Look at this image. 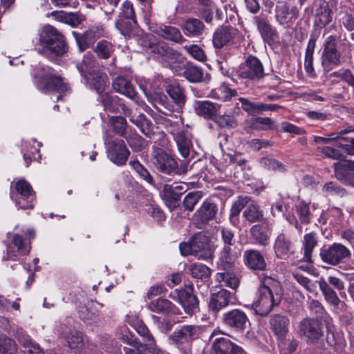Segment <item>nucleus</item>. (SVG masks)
<instances>
[{
	"label": "nucleus",
	"mask_w": 354,
	"mask_h": 354,
	"mask_svg": "<svg viewBox=\"0 0 354 354\" xmlns=\"http://www.w3.org/2000/svg\"><path fill=\"white\" fill-rule=\"evenodd\" d=\"M244 207L245 208L243 212V216L248 222L256 223L263 219V212L258 204L248 196H241L237 198L231 207L230 219L232 223H235L234 219H236Z\"/></svg>",
	"instance_id": "f257e3e1"
},
{
	"label": "nucleus",
	"mask_w": 354,
	"mask_h": 354,
	"mask_svg": "<svg viewBox=\"0 0 354 354\" xmlns=\"http://www.w3.org/2000/svg\"><path fill=\"white\" fill-rule=\"evenodd\" d=\"M197 325H183L176 328L168 337L169 343L183 354H190L193 341L200 335Z\"/></svg>",
	"instance_id": "f03ea898"
},
{
	"label": "nucleus",
	"mask_w": 354,
	"mask_h": 354,
	"mask_svg": "<svg viewBox=\"0 0 354 354\" xmlns=\"http://www.w3.org/2000/svg\"><path fill=\"white\" fill-rule=\"evenodd\" d=\"M39 44L51 53L62 56L67 50L64 35L52 26H44L39 32Z\"/></svg>",
	"instance_id": "7ed1b4c3"
},
{
	"label": "nucleus",
	"mask_w": 354,
	"mask_h": 354,
	"mask_svg": "<svg viewBox=\"0 0 354 354\" xmlns=\"http://www.w3.org/2000/svg\"><path fill=\"white\" fill-rule=\"evenodd\" d=\"M339 41V37L337 35H330L324 40L320 59L326 73L339 67L342 63V54L337 48Z\"/></svg>",
	"instance_id": "20e7f679"
},
{
	"label": "nucleus",
	"mask_w": 354,
	"mask_h": 354,
	"mask_svg": "<svg viewBox=\"0 0 354 354\" xmlns=\"http://www.w3.org/2000/svg\"><path fill=\"white\" fill-rule=\"evenodd\" d=\"M152 162L158 171L165 174H182L187 171V165H181L180 167L178 168L177 162L172 156L160 147H153Z\"/></svg>",
	"instance_id": "39448f33"
},
{
	"label": "nucleus",
	"mask_w": 354,
	"mask_h": 354,
	"mask_svg": "<svg viewBox=\"0 0 354 354\" xmlns=\"http://www.w3.org/2000/svg\"><path fill=\"white\" fill-rule=\"evenodd\" d=\"M300 337L308 344H317L324 337V326L322 322L315 318H304L298 326Z\"/></svg>",
	"instance_id": "423d86ee"
},
{
	"label": "nucleus",
	"mask_w": 354,
	"mask_h": 354,
	"mask_svg": "<svg viewBox=\"0 0 354 354\" xmlns=\"http://www.w3.org/2000/svg\"><path fill=\"white\" fill-rule=\"evenodd\" d=\"M321 152L328 158L339 160L337 162H334L333 166L335 176L339 181L344 182L346 180L344 169L354 171V161L346 159V156L338 149L330 147H324L322 149Z\"/></svg>",
	"instance_id": "0eeeda50"
},
{
	"label": "nucleus",
	"mask_w": 354,
	"mask_h": 354,
	"mask_svg": "<svg viewBox=\"0 0 354 354\" xmlns=\"http://www.w3.org/2000/svg\"><path fill=\"white\" fill-rule=\"evenodd\" d=\"M15 190L19 196L15 197L13 191H11L10 198L16 205L24 209H32L35 205V192L30 183L21 179L16 182Z\"/></svg>",
	"instance_id": "6e6552de"
},
{
	"label": "nucleus",
	"mask_w": 354,
	"mask_h": 354,
	"mask_svg": "<svg viewBox=\"0 0 354 354\" xmlns=\"http://www.w3.org/2000/svg\"><path fill=\"white\" fill-rule=\"evenodd\" d=\"M192 285H187L181 289H176L169 294V297L178 301L188 315H192L198 308V300L193 293Z\"/></svg>",
	"instance_id": "1a4fd4ad"
},
{
	"label": "nucleus",
	"mask_w": 354,
	"mask_h": 354,
	"mask_svg": "<svg viewBox=\"0 0 354 354\" xmlns=\"http://www.w3.org/2000/svg\"><path fill=\"white\" fill-rule=\"evenodd\" d=\"M35 78L37 80L36 84L38 89L44 93L54 91L64 93L68 88L67 84L60 77L55 76L50 73H46L40 76L36 75Z\"/></svg>",
	"instance_id": "9d476101"
},
{
	"label": "nucleus",
	"mask_w": 354,
	"mask_h": 354,
	"mask_svg": "<svg viewBox=\"0 0 354 354\" xmlns=\"http://www.w3.org/2000/svg\"><path fill=\"white\" fill-rule=\"evenodd\" d=\"M280 302L281 297L272 295L267 289H263V291L258 290V298L252 307L257 315L263 317L268 315L273 307L278 306Z\"/></svg>",
	"instance_id": "9b49d317"
},
{
	"label": "nucleus",
	"mask_w": 354,
	"mask_h": 354,
	"mask_svg": "<svg viewBox=\"0 0 354 354\" xmlns=\"http://www.w3.org/2000/svg\"><path fill=\"white\" fill-rule=\"evenodd\" d=\"M218 212L216 204L206 200L192 216V223L198 229L205 227L215 218Z\"/></svg>",
	"instance_id": "f8f14e48"
},
{
	"label": "nucleus",
	"mask_w": 354,
	"mask_h": 354,
	"mask_svg": "<svg viewBox=\"0 0 354 354\" xmlns=\"http://www.w3.org/2000/svg\"><path fill=\"white\" fill-rule=\"evenodd\" d=\"M351 256L350 250L341 243H335L320 252L322 260L330 265L335 266L343 259Z\"/></svg>",
	"instance_id": "ddd939ff"
},
{
	"label": "nucleus",
	"mask_w": 354,
	"mask_h": 354,
	"mask_svg": "<svg viewBox=\"0 0 354 354\" xmlns=\"http://www.w3.org/2000/svg\"><path fill=\"white\" fill-rule=\"evenodd\" d=\"M239 76L242 78L258 81L264 76V69L261 61L254 56H249L245 64L239 70Z\"/></svg>",
	"instance_id": "4468645a"
},
{
	"label": "nucleus",
	"mask_w": 354,
	"mask_h": 354,
	"mask_svg": "<svg viewBox=\"0 0 354 354\" xmlns=\"http://www.w3.org/2000/svg\"><path fill=\"white\" fill-rule=\"evenodd\" d=\"M194 255L199 259H207L212 257V250L209 236L203 232H198L190 239Z\"/></svg>",
	"instance_id": "2eb2a0df"
},
{
	"label": "nucleus",
	"mask_w": 354,
	"mask_h": 354,
	"mask_svg": "<svg viewBox=\"0 0 354 354\" xmlns=\"http://www.w3.org/2000/svg\"><path fill=\"white\" fill-rule=\"evenodd\" d=\"M130 151L127 149L124 140H116L109 144L108 156L111 162L118 166L125 165Z\"/></svg>",
	"instance_id": "dca6fc26"
},
{
	"label": "nucleus",
	"mask_w": 354,
	"mask_h": 354,
	"mask_svg": "<svg viewBox=\"0 0 354 354\" xmlns=\"http://www.w3.org/2000/svg\"><path fill=\"white\" fill-rule=\"evenodd\" d=\"M318 284L324 299L335 310L344 312L347 310V305L344 301L340 300L335 291L329 286L326 280L320 279Z\"/></svg>",
	"instance_id": "f3484780"
},
{
	"label": "nucleus",
	"mask_w": 354,
	"mask_h": 354,
	"mask_svg": "<svg viewBox=\"0 0 354 354\" xmlns=\"http://www.w3.org/2000/svg\"><path fill=\"white\" fill-rule=\"evenodd\" d=\"M223 323L227 326L234 328L237 331H243L250 324L246 314L239 309H234L223 315Z\"/></svg>",
	"instance_id": "a211bd4d"
},
{
	"label": "nucleus",
	"mask_w": 354,
	"mask_h": 354,
	"mask_svg": "<svg viewBox=\"0 0 354 354\" xmlns=\"http://www.w3.org/2000/svg\"><path fill=\"white\" fill-rule=\"evenodd\" d=\"M68 348L75 353H80L86 346L88 339L82 333L76 329H70L62 333Z\"/></svg>",
	"instance_id": "6ab92c4d"
},
{
	"label": "nucleus",
	"mask_w": 354,
	"mask_h": 354,
	"mask_svg": "<svg viewBox=\"0 0 354 354\" xmlns=\"http://www.w3.org/2000/svg\"><path fill=\"white\" fill-rule=\"evenodd\" d=\"M275 17L280 24L290 26L298 18L299 10L296 6L283 3L277 6Z\"/></svg>",
	"instance_id": "aec40b11"
},
{
	"label": "nucleus",
	"mask_w": 354,
	"mask_h": 354,
	"mask_svg": "<svg viewBox=\"0 0 354 354\" xmlns=\"http://www.w3.org/2000/svg\"><path fill=\"white\" fill-rule=\"evenodd\" d=\"M289 326L290 319L288 317L281 314H274L270 316L269 328L277 339L286 337L289 332Z\"/></svg>",
	"instance_id": "412c9836"
},
{
	"label": "nucleus",
	"mask_w": 354,
	"mask_h": 354,
	"mask_svg": "<svg viewBox=\"0 0 354 354\" xmlns=\"http://www.w3.org/2000/svg\"><path fill=\"white\" fill-rule=\"evenodd\" d=\"M221 106L209 100L196 101L194 104L195 113L207 120H214L218 115Z\"/></svg>",
	"instance_id": "4be33fe9"
},
{
	"label": "nucleus",
	"mask_w": 354,
	"mask_h": 354,
	"mask_svg": "<svg viewBox=\"0 0 354 354\" xmlns=\"http://www.w3.org/2000/svg\"><path fill=\"white\" fill-rule=\"evenodd\" d=\"M243 349L225 337L214 340L211 354H243Z\"/></svg>",
	"instance_id": "5701e85b"
},
{
	"label": "nucleus",
	"mask_w": 354,
	"mask_h": 354,
	"mask_svg": "<svg viewBox=\"0 0 354 354\" xmlns=\"http://www.w3.org/2000/svg\"><path fill=\"white\" fill-rule=\"evenodd\" d=\"M230 299L231 292L225 289L219 288L212 292L208 304L209 308L214 313H217L229 305Z\"/></svg>",
	"instance_id": "b1692460"
},
{
	"label": "nucleus",
	"mask_w": 354,
	"mask_h": 354,
	"mask_svg": "<svg viewBox=\"0 0 354 354\" xmlns=\"http://www.w3.org/2000/svg\"><path fill=\"white\" fill-rule=\"evenodd\" d=\"M273 248L277 257L281 259H287L294 252L293 243L284 233L277 235Z\"/></svg>",
	"instance_id": "393cba45"
},
{
	"label": "nucleus",
	"mask_w": 354,
	"mask_h": 354,
	"mask_svg": "<svg viewBox=\"0 0 354 354\" xmlns=\"http://www.w3.org/2000/svg\"><path fill=\"white\" fill-rule=\"evenodd\" d=\"M134 328L145 342L146 349H147L149 353L152 354H163L162 351L156 345L153 336L142 321L137 322L134 326Z\"/></svg>",
	"instance_id": "a878e982"
},
{
	"label": "nucleus",
	"mask_w": 354,
	"mask_h": 354,
	"mask_svg": "<svg viewBox=\"0 0 354 354\" xmlns=\"http://www.w3.org/2000/svg\"><path fill=\"white\" fill-rule=\"evenodd\" d=\"M84 76L89 86L99 93H102L109 84L106 74L98 70H93Z\"/></svg>",
	"instance_id": "bb28decb"
},
{
	"label": "nucleus",
	"mask_w": 354,
	"mask_h": 354,
	"mask_svg": "<svg viewBox=\"0 0 354 354\" xmlns=\"http://www.w3.org/2000/svg\"><path fill=\"white\" fill-rule=\"evenodd\" d=\"M245 264L252 270H264L266 263L261 253L256 250H248L244 252Z\"/></svg>",
	"instance_id": "cd10ccee"
},
{
	"label": "nucleus",
	"mask_w": 354,
	"mask_h": 354,
	"mask_svg": "<svg viewBox=\"0 0 354 354\" xmlns=\"http://www.w3.org/2000/svg\"><path fill=\"white\" fill-rule=\"evenodd\" d=\"M153 31L161 37L175 43L182 44L186 41L180 30L175 26L160 24Z\"/></svg>",
	"instance_id": "c85d7f7f"
},
{
	"label": "nucleus",
	"mask_w": 354,
	"mask_h": 354,
	"mask_svg": "<svg viewBox=\"0 0 354 354\" xmlns=\"http://www.w3.org/2000/svg\"><path fill=\"white\" fill-rule=\"evenodd\" d=\"M170 133L173 136L181 156L187 158L192 147V143L189 136L183 129H171Z\"/></svg>",
	"instance_id": "c756f323"
},
{
	"label": "nucleus",
	"mask_w": 354,
	"mask_h": 354,
	"mask_svg": "<svg viewBox=\"0 0 354 354\" xmlns=\"http://www.w3.org/2000/svg\"><path fill=\"white\" fill-rule=\"evenodd\" d=\"M12 243L17 248L14 250L11 246L8 247L6 257H3V260L17 261L20 256L26 255L29 253L30 248L24 245V239L21 236L15 234Z\"/></svg>",
	"instance_id": "7c9ffc66"
},
{
	"label": "nucleus",
	"mask_w": 354,
	"mask_h": 354,
	"mask_svg": "<svg viewBox=\"0 0 354 354\" xmlns=\"http://www.w3.org/2000/svg\"><path fill=\"white\" fill-rule=\"evenodd\" d=\"M181 28L186 36L198 37L203 35L205 25L199 19L190 17L184 21Z\"/></svg>",
	"instance_id": "2f4dec72"
},
{
	"label": "nucleus",
	"mask_w": 354,
	"mask_h": 354,
	"mask_svg": "<svg viewBox=\"0 0 354 354\" xmlns=\"http://www.w3.org/2000/svg\"><path fill=\"white\" fill-rule=\"evenodd\" d=\"M237 256L230 245H224L220 252L217 266L220 270H232Z\"/></svg>",
	"instance_id": "473e14b6"
},
{
	"label": "nucleus",
	"mask_w": 354,
	"mask_h": 354,
	"mask_svg": "<svg viewBox=\"0 0 354 354\" xmlns=\"http://www.w3.org/2000/svg\"><path fill=\"white\" fill-rule=\"evenodd\" d=\"M234 29L230 26H222L218 28L213 35V45L221 48L233 38Z\"/></svg>",
	"instance_id": "72a5a7b5"
},
{
	"label": "nucleus",
	"mask_w": 354,
	"mask_h": 354,
	"mask_svg": "<svg viewBox=\"0 0 354 354\" xmlns=\"http://www.w3.org/2000/svg\"><path fill=\"white\" fill-rule=\"evenodd\" d=\"M174 307L169 300L162 297L151 301L147 305L149 310L163 315L174 313Z\"/></svg>",
	"instance_id": "f704fd0d"
},
{
	"label": "nucleus",
	"mask_w": 354,
	"mask_h": 354,
	"mask_svg": "<svg viewBox=\"0 0 354 354\" xmlns=\"http://www.w3.org/2000/svg\"><path fill=\"white\" fill-rule=\"evenodd\" d=\"M143 50L147 53L153 54L158 58H163L168 46L163 41L155 42L149 39L141 41Z\"/></svg>",
	"instance_id": "c9c22d12"
},
{
	"label": "nucleus",
	"mask_w": 354,
	"mask_h": 354,
	"mask_svg": "<svg viewBox=\"0 0 354 354\" xmlns=\"http://www.w3.org/2000/svg\"><path fill=\"white\" fill-rule=\"evenodd\" d=\"M316 40L315 36H310L305 53L304 68L306 72L311 77L315 76L313 68V53L316 46Z\"/></svg>",
	"instance_id": "e433bc0d"
},
{
	"label": "nucleus",
	"mask_w": 354,
	"mask_h": 354,
	"mask_svg": "<svg viewBox=\"0 0 354 354\" xmlns=\"http://www.w3.org/2000/svg\"><path fill=\"white\" fill-rule=\"evenodd\" d=\"M113 87L115 91L133 99L136 95L130 82L124 77H116L113 82Z\"/></svg>",
	"instance_id": "4c0bfd02"
},
{
	"label": "nucleus",
	"mask_w": 354,
	"mask_h": 354,
	"mask_svg": "<svg viewBox=\"0 0 354 354\" xmlns=\"http://www.w3.org/2000/svg\"><path fill=\"white\" fill-rule=\"evenodd\" d=\"M222 271L216 274V281L221 283V286L236 289L240 283L239 279L236 275L231 270Z\"/></svg>",
	"instance_id": "58836bf2"
},
{
	"label": "nucleus",
	"mask_w": 354,
	"mask_h": 354,
	"mask_svg": "<svg viewBox=\"0 0 354 354\" xmlns=\"http://www.w3.org/2000/svg\"><path fill=\"white\" fill-rule=\"evenodd\" d=\"M255 21L257 24L258 30L260 32L264 41L269 42L273 39L276 35L275 30L270 24L269 21L262 17H256Z\"/></svg>",
	"instance_id": "ea45409f"
},
{
	"label": "nucleus",
	"mask_w": 354,
	"mask_h": 354,
	"mask_svg": "<svg viewBox=\"0 0 354 354\" xmlns=\"http://www.w3.org/2000/svg\"><path fill=\"white\" fill-rule=\"evenodd\" d=\"M317 244L316 234L310 232L304 237V257L306 262H311V257L315 247Z\"/></svg>",
	"instance_id": "a19ab883"
},
{
	"label": "nucleus",
	"mask_w": 354,
	"mask_h": 354,
	"mask_svg": "<svg viewBox=\"0 0 354 354\" xmlns=\"http://www.w3.org/2000/svg\"><path fill=\"white\" fill-rule=\"evenodd\" d=\"M315 23L320 26L328 24L332 19L331 10L326 3H321L315 11Z\"/></svg>",
	"instance_id": "79ce46f5"
},
{
	"label": "nucleus",
	"mask_w": 354,
	"mask_h": 354,
	"mask_svg": "<svg viewBox=\"0 0 354 354\" xmlns=\"http://www.w3.org/2000/svg\"><path fill=\"white\" fill-rule=\"evenodd\" d=\"M183 75L190 82H199L203 79V71L201 67L192 64H187Z\"/></svg>",
	"instance_id": "37998d69"
},
{
	"label": "nucleus",
	"mask_w": 354,
	"mask_h": 354,
	"mask_svg": "<svg viewBox=\"0 0 354 354\" xmlns=\"http://www.w3.org/2000/svg\"><path fill=\"white\" fill-rule=\"evenodd\" d=\"M167 92L178 107L181 108L185 104L186 97L184 94L183 88L178 84L169 85Z\"/></svg>",
	"instance_id": "c03bdc74"
},
{
	"label": "nucleus",
	"mask_w": 354,
	"mask_h": 354,
	"mask_svg": "<svg viewBox=\"0 0 354 354\" xmlns=\"http://www.w3.org/2000/svg\"><path fill=\"white\" fill-rule=\"evenodd\" d=\"M97 66V62L93 54L91 52L87 53L83 57L81 63L78 64L77 67L82 75H85L93 70H95Z\"/></svg>",
	"instance_id": "a18cd8bd"
},
{
	"label": "nucleus",
	"mask_w": 354,
	"mask_h": 354,
	"mask_svg": "<svg viewBox=\"0 0 354 354\" xmlns=\"http://www.w3.org/2000/svg\"><path fill=\"white\" fill-rule=\"evenodd\" d=\"M251 236L261 245L269 243L270 235L261 225H254L250 230Z\"/></svg>",
	"instance_id": "49530a36"
},
{
	"label": "nucleus",
	"mask_w": 354,
	"mask_h": 354,
	"mask_svg": "<svg viewBox=\"0 0 354 354\" xmlns=\"http://www.w3.org/2000/svg\"><path fill=\"white\" fill-rule=\"evenodd\" d=\"M236 95V90L230 88L226 84L223 83L217 88L212 90L210 96L222 101H227Z\"/></svg>",
	"instance_id": "de8ad7c7"
},
{
	"label": "nucleus",
	"mask_w": 354,
	"mask_h": 354,
	"mask_svg": "<svg viewBox=\"0 0 354 354\" xmlns=\"http://www.w3.org/2000/svg\"><path fill=\"white\" fill-rule=\"evenodd\" d=\"M263 289H267L272 295L281 297V288L280 283L272 277L266 276L263 278L261 285L259 288V290L263 291Z\"/></svg>",
	"instance_id": "09e8293b"
},
{
	"label": "nucleus",
	"mask_w": 354,
	"mask_h": 354,
	"mask_svg": "<svg viewBox=\"0 0 354 354\" xmlns=\"http://www.w3.org/2000/svg\"><path fill=\"white\" fill-rule=\"evenodd\" d=\"M115 50L111 42L106 40H101L96 44L95 52L100 59H107L111 57Z\"/></svg>",
	"instance_id": "8fccbe9b"
},
{
	"label": "nucleus",
	"mask_w": 354,
	"mask_h": 354,
	"mask_svg": "<svg viewBox=\"0 0 354 354\" xmlns=\"http://www.w3.org/2000/svg\"><path fill=\"white\" fill-rule=\"evenodd\" d=\"M240 113L239 107H234L232 113H225L218 118L217 122L222 127L234 128L237 126V121L235 118Z\"/></svg>",
	"instance_id": "3c124183"
},
{
	"label": "nucleus",
	"mask_w": 354,
	"mask_h": 354,
	"mask_svg": "<svg viewBox=\"0 0 354 354\" xmlns=\"http://www.w3.org/2000/svg\"><path fill=\"white\" fill-rule=\"evenodd\" d=\"M277 341L281 354H293L298 346V342L293 337H279Z\"/></svg>",
	"instance_id": "603ef678"
},
{
	"label": "nucleus",
	"mask_w": 354,
	"mask_h": 354,
	"mask_svg": "<svg viewBox=\"0 0 354 354\" xmlns=\"http://www.w3.org/2000/svg\"><path fill=\"white\" fill-rule=\"evenodd\" d=\"M129 165L140 177L150 185L153 184V179L148 170L137 160H130Z\"/></svg>",
	"instance_id": "864d4df0"
},
{
	"label": "nucleus",
	"mask_w": 354,
	"mask_h": 354,
	"mask_svg": "<svg viewBox=\"0 0 354 354\" xmlns=\"http://www.w3.org/2000/svg\"><path fill=\"white\" fill-rule=\"evenodd\" d=\"M191 275L196 279H207L210 276L209 268L202 263H193L189 268Z\"/></svg>",
	"instance_id": "5fc2aeb1"
},
{
	"label": "nucleus",
	"mask_w": 354,
	"mask_h": 354,
	"mask_svg": "<svg viewBox=\"0 0 354 354\" xmlns=\"http://www.w3.org/2000/svg\"><path fill=\"white\" fill-rule=\"evenodd\" d=\"M136 24V19H129L122 17L116 21L115 27L122 35L127 36L129 35Z\"/></svg>",
	"instance_id": "6e6d98bb"
},
{
	"label": "nucleus",
	"mask_w": 354,
	"mask_h": 354,
	"mask_svg": "<svg viewBox=\"0 0 354 354\" xmlns=\"http://www.w3.org/2000/svg\"><path fill=\"white\" fill-rule=\"evenodd\" d=\"M202 197L203 195L201 192L197 191L188 193L183 200V207L185 209L192 212Z\"/></svg>",
	"instance_id": "4d7b16f0"
},
{
	"label": "nucleus",
	"mask_w": 354,
	"mask_h": 354,
	"mask_svg": "<svg viewBox=\"0 0 354 354\" xmlns=\"http://www.w3.org/2000/svg\"><path fill=\"white\" fill-rule=\"evenodd\" d=\"M326 342L335 350L342 349L345 344L343 335L337 332H328L326 335Z\"/></svg>",
	"instance_id": "13d9d810"
},
{
	"label": "nucleus",
	"mask_w": 354,
	"mask_h": 354,
	"mask_svg": "<svg viewBox=\"0 0 354 354\" xmlns=\"http://www.w3.org/2000/svg\"><path fill=\"white\" fill-rule=\"evenodd\" d=\"M74 35L78 48L81 52L87 49L90 45L93 43L92 34L90 32H85L84 34L73 32Z\"/></svg>",
	"instance_id": "bf43d9fd"
},
{
	"label": "nucleus",
	"mask_w": 354,
	"mask_h": 354,
	"mask_svg": "<svg viewBox=\"0 0 354 354\" xmlns=\"http://www.w3.org/2000/svg\"><path fill=\"white\" fill-rule=\"evenodd\" d=\"M110 123L113 128L114 131L120 136H124L127 122L122 116H115L110 118Z\"/></svg>",
	"instance_id": "052dcab7"
},
{
	"label": "nucleus",
	"mask_w": 354,
	"mask_h": 354,
	"mask_svg": "<svg viewBox=\"0 0 354 354\" xmlns=\"http://www.w3.org/2000/svg\"><path fill=\"white\" fill-rule=\"evenodd\" d=\"M183 48L194 59L199 62L206 61V55L202 48H201L198 45L192 44L189 46H185Z\"/></svg>",
	"instance_id": "680f3d73"
},
{
	"label": "nucleus",
	"mask_w": 354,
	"mask_h": 354,
	"mask_svg": "<svg viewBox=\"0 0 354 354\" xmlns=\"http://www.w3.org/2000/svg\"><path fill=\"white\" fill-rule=\"evenodd\" d=\"M177 187H173L171 185H165L162 191V196L167 203L173 204L180 199L179 193L176 192Z\"/></svg>",
	"instance_id": "e2e57ef3"
},
{
	"label": "nucleus",
	"mask_w": 354,
	"mask_h": 354,
	"mask_svg": "<svg viewBox=\"0 0 354 354\" xmlns=\"http://www.w3.org/2000/svg\"><path fill=\"white\" fill-rule=\"evenodd\" d=\"M130 120L140 129L142 133L147 136L149 134V120L144 114L140 113L138 115H132Z\"/></svg>",
	"instance_id": "0e129e2a"
},
{
	"label": "nucleus",
	"mask_w": 354,
	"mask_h": 354,
	"mask_svg": "<svg viewBox=\"0 0 354 354\" xmlns=\"http://www.w3.org/2000/svg\"><path fill=\"white\" fill-rule=\"evenodd\" d=\"M153 104L154 106L162 111L159 106H162L165 108L169 112H173L174 110V107L170 102L168 101L167 97L162 93H156L153 95Z\"/></svg>",
	"instance_id": "69168bd1"
},
{
	"label": "nucleus",
	"mask_w": 354,
	"mask_h": 354,
	"mask_svg": "<svg viewBox=\"0 0 354 354\" xmlns=\"http://www.w3.org/2000/svg\"><path fill=\"white\" fill-rule=\"evenodd\" d=\"M296 212L301 223L306 224L310 223V212L308 204L304 202H300L296 206Z\"/></svg>",
	"instance_id": "338daca9"
},
{
	"label": "nucleus",
	"mask_w": 354,
	"mask_h": 354,
	"mask_svg": "<svg viewBox=\"0 0 354 354\" xmlns=\"http://www.w3.org/2000/svg\"><path fill=\"white\" fill-rule=\"evenodd\" d=\"M260 164L262 167L268 169L279 171H283L285 170L284 166L281 162L272 158L264 157L261 158Z\"/></svg>",
	"instance_id": "774afa93"
}]
</instances>
